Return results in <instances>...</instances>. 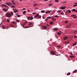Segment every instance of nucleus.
<instances>
[{"label": "nucleus", "instance_id": "obj_1", "mask_svg": "<svg viewBox=\"0 0 77 77\" xmlns=\"http://www.w3.org/2000/svg\"><path fill=\"white\" fill-rule=\"evenodd\" d=\"M5 16L6 17L8 18H9V17H11L12 15H11V14L9 12H7L5 14Z\"/></svg>", "mask_w": 77, "mask_h": 77}, {"label": "nucleus", "instance_id": "obj_2", "mask_svg": "<svg viewBox=\"0 0 77 77\" xmlns=\"http://www.w3.org/2000/svg\"><path fill=\"white\" fill-rule=\"evenodd\" d=\"M27 20H32L33 19V17H32V16H31V17H29L27 18Z\"/></svg>", "mask_w": 77, "mask_h": 77}, {"label": "nucleus", "instance_id": "obj_3", "mask_svg": "<svg viewBox=\"0 0 77 77\" xmlns=\"http://www.w3.org/2000/svg\"><path fill=\"white\" fill-rule=\"evenodd\" d=\"M51 11H52V10H50V11H47L45 12V14H48V13H51Z\"/></svg>", "mask_w": 77, "mask_h": 77}, {"label": "nucleus", "instance_id": "obj_4", "mask_svg": "<svg viewBox=\"0 0 77 77\" xmlns=\"http://www.w3.org/2000/svg\"><path fill=\"white\" fill-rule=\"evenodd\" d=\"M5 4L7 5H8V6H11V5H12V4L10 2H5Z\"/></svg>", "mask_w": 77, "mask_h": 77}, {"label": "nucleus", "instance_id": "obj_5", "mask_svg": "<svg viewBox=\"0 0 77 77\" xmlns=\"http://www.w3.org/2000/svg\"><path fill=\"white\" fill-rule=\"evenodd\" d=\"M66 7H60V9H62V10H63L66 8Z\"/></svg>", "mask_w": 77, "mask_h": 77}, {"label": "nucleus", "instance_id": "obj_6", "mask_svg": "<svg viewBox=\"0 0 77 77\" xmlns=\"http://www.w3.org/2000/svg\"><path fill=\"white\" fill-rule=\"evenodd\" d=\"M51 55H55V53L53 51H51L50 52Z\"/></svg>", "mask_w": 77, "mask_h": 77}, {"label": "nucleus", "instance_id": "obj_7", "mask_svg": "<svg viewBox=\"0 0 77 77\" xmlns=\"http://www.w3.org/2000/svg\"><path fill=\"white\" fill-rule=\"evenodd\" d=\"M53 30L54 31H57L59 30V29L57 28H56L53 29Z\"/></svg>", "mask_w": 77, "mask_h": 77}, {"label": "nucleus", "instance_id": "obj_8", "mask_svg": "<svg viewBox=\"0 0 77 77\" xmlns=\"http://www.w3.org/2000/svg\"><path fill=\"white\" fill-rule=\"evenodd\" d=\"M1 6H4L5 7H6V8H8V6H7L5 4L1 5Z\"/></svg>", "mask_w": 77, "mask_h": 77}, {"label": "nucleus", "instance_id": "obj_9", "mask_svg": "<svg viewBox=\"0 0 77 77\" xmlns=\"http://www.w3.org/2000/svg\"><path fill=\"white\" fill-rule=\"evenodd\" d=\"M72 12H76L77 13V10L75 9H73L72 10Z\"/></svg>", "mask_w": 77, "mask_h": 77}, {"label": "nucleus", "instance_id": "obj_10", "mask_svg": "<svg viewBox=\"0 0 77 77\" xmlns=\"http://www.w3.org/2000/svg\"><path fill=\"white\" fill-rule=\"evenodd\" d=\"M2 10L4 12H8V9H5V8H3L2 9Z\"/></svg>", "mask_w": 77, "mask_h": 77}, {"label": "nucleus", "instance_id": "obj_11", "mask_svg": "<svg viewBox=\"0 0 77 77\" xmlns=\"http://www.w3.org/2000/svg\"><path fill=\"white\" fill-rule=\"evenodd\" d=\"M74 4L75 5H73V7H75V6H77V2H75L74 3Z\"/></svg>", "mask_w": 77, "mask_h": 77}, {"label": "nucleus", "instance_id": "obj_12", "mask_svg": "<svg viewBox=\"0 0 77 77\" xmlns=\"http://www.w3.org/2000/svg\"><path fill=\"white\" fill-rule=\"evenodd\" d=\"M14 0H12L11 2L13 4V5H16V4L15 3V2H14Z\"/></svg>", "mask_w": 77, "mask_h": 77}, {"label": "nucleus", "instance_id": "obj_13", "mask_svg": "<svg viewBox=\"0 0 77 77\" xmlns=\"http://www.w3.org/2000/svg\"><path fill=\"white\" fill-rule=\"evenodd\" d=\"M2 27L3 29H6V26H4L3 25H2Z\"/></svg>", "mask_w": 77, "mask_h": 77}, {"label": "nucleus", "instance_id": "obj_14", "mask_svg": "<svg viewBox=\"0 0 77 77\" xmlns=\"http://www.w3.org/2000/svg\"><path fill=\"white\" fill-rule=\"evenodd\" d=\"M68 39V37L66 36H65L63 38L64 40H66V39Z\"/></svg>", "mask_w": 77, "mask_h": 77}, {"label": "nucleus", "instance_id": "obj_15", "mask_svg": "<svg viewBox=\"0 0 77 77\" xmlns=\"http://www.w3.org/2000/svg\"><path fill=\"white\" fill-rule=\"evenodd\" d=\"M47 29V26H43V29Z\"/></svg>", "mask_w": 77, "mask_h": 77}, {"label": "nucleus", "instance_id": "obj_16", "mask_svg": "<svg viewBox=\"0 0 77 77\" xmlns=\"http://www.w3.org/2000/svg\"><path fill=\"white\" fill-rule=\"evenodd\" d=\"M32 26H23V27L24 28V29H27V28H29V27H32Z\"/></svg>", "mask_w": 77, "mask_h": 77}, {"label": "nucleus", "instance_id": "obj_17", "mask_svg": "<svg viewBox=\"0 0 77 77\" xmlns=\"http://www.w3.org/2000/svg\"><path fill=\"white\" fill-rule=\"evenodd\" d=\"M38 16H39V14H37L36 15L34 16V18H35L36 17H38Z\"/></svg>", "mask_w": 77, "mask_h": 77}, {"label": "nucleus", "instance_id": "obj_18", "mask_svg": "<svg viewBox=\"0 0 77 77\" xmlns=\"http://www.w3.org/2000/svg\"><path fill=\"white\" fill-rule=\"evenodd\" d=\"M69 41L68 40L67 41H66L65 42V44H69Z\"/></svg>", "mask_w": 77, "mask_h": 77}, {"label": "nucleus", "instance_id": "obj_19", "mask_svg": "<svg viewBox=\"0 0 77 77\" xmlns=\"http://www.w3.org/2000/svg\"><path fill=\"white\" fill-rule=\"evenodd\" d=\"M54 5V4L53 3L49 4H48V5L49 6H52V5Z\"/></svg>", "mask_w": 77, "mask_h": 77}, {"label": "nucleus", "instance_id": "obj_20", "mask_svg": "<svg viewBox=\"0 0 77 77\" xmlns=\"http://www.w3.org/2000/svg\"><path fill=\"white\" fill-rule=\"evenodd\" d=\"M77 42H75L74 43L72 44V45H73L74 46L76 45H77Z\"/></svg>", "mask_w": 77, "mask_h": 77}, {"label": "nucleus", "instance_id": "obj_21", "mask_svg": "<svg viewBox=\"0 0 77 77\" xmlns=\"http://www.w3.org/2000/svg\"><path fill=\"white\" fill-rule=\"evenodd\" d=\"M69 57H71V58H74L75 56H70Z\"/></svg>", "mask_w": 77, "mask_h": 77}, {"label": "nucleus", "instance_id": "obj_22", "mask_svg": "<svg viewBox=\"0 0 77 77\" xmlns=\"http://www.w3.org/2000/svg\"><path fill=\"white\" fill-rule=\"evenodd\" d=\"M60 14L62 15H64V14H65L64 13H63V12H61L60 13Z\"/></svg>", "mask_w": 77, "mask_h": 77}, {"label": "nucleus", "instance_id": "obj_23", "mask_svg": "<svg viewBox=\"0 0 77 77\" xmlns=\"http://www.w3.org/2000/svg\"><path fill=\"white\" fill-rule=\"evenodd\" d=\"M77 72V70H74L73 72V73H75V72Z\"/></svg>", "mask_w": 77, "mask_h": 77}, {"label": "nucleus", "instance_id": "obj_24", "mask_svg": "<svg viewBox=\"0 0 77 77\" xmlns=\"http://www.w3.org/2000/svg\"><path fill=\"white\" fill-rule=\"evenodd\" d=\"M53 24V22L52 21H51V22H50V24L51 25H52Z\"/></svg>", "mask_w": 77, "mask_h": 77}, {"label": "nucleus", "instance_id": "obj_25", "mask_svg": "<svg viewBox=\"0 0 77 77\" xmlns=\"http://www.w3.org/2000/svg\"><path fill=\"white\" fill-rule=\"evenodd\" d=\"M54 2H56L57 3H58V2H59V1L58 0H55L54 1Z\"/></svg>", "mask_w": 77, "mask_h": 77}, {"label": "nucleus", "instance_id": "obj_26", "mask_svg": "<svg viewBox=\"0 0 77 77\" xmlns=\"http://www.w3.org/2000/svg\"><path fill=\"white\" fill-rule=\"evenodd\" d=\"M54 17H52V20H54V21H56V19H54Z\"/></svg>", "mask_w": 77, "mask_h": 77}, {"label": "nucleus", "instance_id": "obj_27", "mask_svg": "<svg viewBox=\"0 0 77 77\" xmlns=\"http://www.w3.org/2000/svg\"><path fill=\"white\" fill-rule=\"evenodd\" d=\"M16 21L17 22V23H19V22H20V20H19L18 19H16Z\"/></svg>", "mask_w": 77, "mask_h": 77}, {"label": "nucleus", "instance_id": "obj_28", "mask_svg": "<svg viewBox=\"0 0 77 77\" xmlns=\"http://www.w3.org/2000/svg\"><path fill=\"white\" fill-rule=\"evenodd\" d=\"M77 36H76V34L75 35H74V38H77Z\"/></svg>", "mask_w": 77, "mask_h": 77}, {"label": "nucleus", "instance_id": "obj_29", "mask_svg": "<svg viewBox=\"0 0 77 77\" xmlns=\"http://www.w3.org/2000/svg\"><path fill=\"white\" fill-rule=\"evenodd\" d=\"M18 11V10H17L16 11H14V13H17V12Z\"/></svg>", "mask_w": 77, "mask_h": 77}, {"label": "nucleus", "instance_id": "obj_30", "mask_svg": "<svg viewBox=\"0 0 77 77\" xmlns=\"http://www.w3.org/2000/svg\"><path fill=\"white\" fill-rule=\"evenodd\" d=\"M25 25H26V23H24L23 25H21V26H22V27H23L24 26H25Z\"/></svg>", "mask_w": 77, "mask_h": 77}, {"label": "nucleus", "instance_id": "obj_31", "mask_svg": "<svg viewBox=\"0 0 77 77\" xmlns=\"http://www.w3.org/2000/svg\"><path fill=\"white\" fill-rule=\"evenodd\" d=\"M71 74V72H69V73H68L67 74V75H69Z\"/></svg>", "mask_w": 77, "mask_h": 77}, {"label": "nucleus", "instance_id": "obj_32", "mask_svg": "<svg viewBox=\"0 0 77 77\" xmlns=\"http://www.w3.org/2000/svg\"><path fill=\"white\" fill-rule=\"evenodd\" d=\"M26 11H24L23 12V15H24V14H26Z\"/></svg>", "mask_w": 77, "mask_h": 77}, {"label": "nucleus", "instance_id": "obj_33", "mask_svg": "<svg viewBox=\"0 0 77 77\" xmlns=\"http://www.w3.org/2000/svg\"><path fill=\"white\" fill-rule=\"evenodd\" d=\"M32 24H33V23H29V26H30L31 25H32Z\"/></svg>", "mask_w": 77, "mask_h": 77}, {"label": "nucleus", "instance_id": "obj_34", "mask_svg": "<svg viewBox=\"0 0 77 77\" xmlns=\"http://www.w3.org/2000/svg\"><path fill=\"white\" fill-rule=\"evenodd\" d=\"M45 10H42L41 11V13H44V12H45Z\"/></svg>", "mask_w": 77, "mask_h": 77}, {"label": "nucleus", "instance_id": "obj_35", "mask_svg": "<svg viewBox=\"0 0 77 77\" xmlns=\"http://www.w3.org/2000/svg\"><path fill=\"white\" fill-rule=\"evenodd\" d=\"M11 15H12V16L14 15V13L12 12V11H11Z\"/></svg>", "mask_w": 77, "mask_h": 77}, {"label": "nucleus", "instance_id": "obj_36", "mask_svg": "<svg viewBox=\"0 0 77 77\" xmlns=\"http://www.w3.org/2000/svg\"><path fill=\"white\" fill-rule=\"evenodd\" d=\"M51 17H52V16L48 17H47V18H50V19H51Z\"/></svg>", "mask_w": 77, "mask_h": 77}, {"label": "nucleus", "instance_id": "obj_37", "mask_svg": "<svg viewBox=\"0 0 77 77\" xmlns=\"http://www.w3.org/2000/svg\"><path fill=\"white\" fill-rule=\"evenodd\" d=\"M11 8H15V7L14 6V5H12V6H11Z\"/></svg>", "mask_w": 77, "mask_h": 77}, {"label": "nucleus", "instance_id": "obj_38", "mask_svg": "<svg viewBox=\"0 0 77 77\" xmlns=\"http://www.w3.org/2000/svg\"><path fill=\"white\" fill-rule=\"evenodd\" d=\"M54 17L55 18H56V17L57 18H58V17H59V16L55 15L54 16Z\"/></svg>", "mask_w": 77, "mask_h": 77}, {"label": "nucleus", "instance_id": "obj_39", "mask_svg": "<svg viewBox=\"0 0 77 77\" xmlns=\"http://www.w3.org/2000/svg\"><path fill=\"white\" fill-rule=\"evenodd\" d=\"M57 34L58 35H60L62 34L61 33H60V32H57Z\"/></svg>", "mask_w": 77, "mask_h": 77}, {"label": "nucleus", "instance_id": "obj_40", "mask_svg": "<svg viewBox=\"0 0 77 77\" xmlns=\"http://www.w3.org/2000/svg\"><path fill=\"white\" fill-rule=\"evenodd\" d=\"M68 13H71V10H68Z\"/></svg>", "mask_w": 77, "mask_h": 77}, {"label": "nucleus", "instance_id": "obj_41", "mask_svg": "<svg viewBox=\"0 0 77 77\" xmlns=\"http://www.w3.org/2000/svg\"><path fill=\"white\" fill-rule=\"evenodd\" d=\"M77 16H76L73 17V18L74 19H75V18H77Z\"/></svg>", "mask_w": 77, "mask_h": 77}, {"label": "nucleus", "instance_id": "obj_42", "mask_svg": "<svg viewBox=\"0 0 77 77\" xmlns=\"http://www.w3.org/2000/svg\"><path fill=\"white\" fill-rule=\"evenodd\" d=\"M71 27V26H66V28H70Z\"/></svg>", "mask_w": 77, "mask_h": 77}, {"label": "nucleus", "instance_id": "obj_43", "mask_svg": "<svg viewBox=\"0 0 77 77\" xmlns=\"http://www.w3.org/2000/svg\"><path fill=\"white\" fill-rule=\"evenodd\" d=\"M7 21L8 22V23L10 22V20H9L8 19H7Z\"/></svg>", "mask_w": 77, "mask_h": 77}, {"label": "nucleus", "instance_id": "obj_44", "mask_svg": "<svg viewBox=\"0 0 77 77\" xmlns=\"http://www.w3.org/2000/svg\"><path fill=\"white\" fill-rule=\"evenodd\" d=\"M74 32L75 33H76L77 32V30H75L74 31Z\"/></svg>", "mask_w": 77, "mask_h": 77}, {"label": "nucleus", "instance_id": "obj_45", "mask_svg": "<svg viewBox=\"0 0 77 77\" xmlns=\"http://www.w3.org/2000/svg\"><path fill=\"white\" fill-rule=\"evenodd\" d=\"M75 16H76L75 15H71V17H75Z\"/></svg>", "mask_w": 77, "mask_h": 77}, {"label": "nucleus", "instance_id": "obj_46", "mask_svg": "<svg viewBox=\"0 0 77 77\" xmlns=\"http://www.w3.org/2000/svg\"><path fill=\"white\" fill-rule=\"evenodd\" d=\"M17 17H20V15H17Z\"/></svg>", "mask_w": 77, "mask_h": 77}, {"label": "nucleus", "instance_id": "obj_47", "mask_svg": "<svg viewBox=\"0 0 77 77\" xmlns=\"http://www.w3.org/2000/svg\"><path fill=\"white\" fill-rule=\"evenodd\" d=\"M57 12H60H60H61V11L59 10Z\"/></svg>", "mask_w": 77, "mask_h": 77}, {"label": "nucleus", "instance_id": "obj_48", "mask_svg": "<svg viewBox=\"0 0 77 77\" xmlns=\"http://www.w3.org/2000/svg\"><path fill=\"white\" fill-rule=\"evenodd\" d=\"M38 5L36 4H34L33 5V6H37Z\"/></svg>", "mask_w": 77, "mask_h": 77}, {"label": "nucleus", "instance_id": "obj_49", "mask_svg": "<svg viewBox=\"0 0 77 77\" xmlns=\"http://www.w3.org/2000/svg\"><path fill=\"white\" fill-rule=\"evenodd\" d=\"M10 26L11 27H14V26H13V25L12 24L10 25Z\"/></svg>", "mask_w": 77, "mask_h": 77}, {"label": "nucleus", "instance_id": "obj_50", "mask_svg": "<svg viewBox=\"0 0 77 77\" xmlns=\"http://www.w3.org/2000/svg\"><path fill=\"white\" fill-rule=\"evenodd\" d=\"M38 17L39 18H41V16H39Z\"/></svg>", "mask_w": 77, "mask_h": 77}, {"label": "nucleus", "instance_id": "obj_51", "mask_svg": "<svg viewBox=\"0 0 77 77\" xmlns=\"http://www.w3.org/2000/svg\"><path fill=\"white\" fill-rule=\"evenodd\" d=\"M70 54H71V55H73V54H72V52H70Z\"/></svg>", "mask_w": 77, "mask_h": 77}, {"label": "nucleus", "instance_id": "obj_52", "mask_svg": "<svg viewBox=\"0 0 77 77\" xmlns=\"http://www.w3.org/2000/svg\"><path fill=\"white\" fill-rule=\"evenodd\" d=\"M48 18H46L45 19V21H47V20H48Z\"/></svg>", "mask_w": 77, "mask_h": 77}, {"label": "nucleus", "instance_id": "obj_53", "mask_svg": "<svg viewBox=\"0 0 77 77\" xmlns=\"http://www.w3.org/2000/svg\"><path fill=\"white\" fill-rule=\"evenodd\" d=\"M35 14H36V13H34V12H33V13H32V15H35Z\"/></svg>", "mask_w": 77, "mask_h": 77}, {"label": "nucleus", "instance_id": "obj_54", "mask_svg": "<svg viewBox=\"0 0 77 77\" xmlns=\"http://www.w3.org/2000/svg\"><path fill=\"white\" fill-rule=\"evenodd\" d=\"M46 26H50V25H49V24H46Z\"/></svg>", "mask_w": 77, "mask_h": 77}, {"label": "nucleus", "instance_id": "obj_55", "mask_svg": "<svg viewBox=\"0 0 77 77\" xmlns=\"http://www.w3.org/2000/svg\"><path fill=\"white\" fill-rule=\"evenodd\" d=\"M57 47H58V48H60V46H59V45H58L57 46Z\"/></svg>", "mask_w": 77, "mask_h": 77}, {"label": "nucleus", "instance_id": "obj_56", "mask_svg": "<svg viewBox=\"0 0 77 77\" xmlns=\"http://www.w3.org/2000/svg\"><path fill=\"white\" fill-rule=\"evenodd\" d=\"M66 23H68V21L66 20V21L65 22Z\"/></svg>", "mask_w": 77, "mask_h": 77}, {"label": "nucleus", "instance_id": "obj_57", "mask_svg": "<svg viewBox=\"0 0 77 77\" xmlns=\"http://www.w3.org/2000/svg\"><path fill=\"white\" fill-rule=\"evenodd\" d=\"M66 3V2H64L62 3Z\"/></svg>", "mask_w": 77, "mask_h": 77}, {"label": "nucleus", "instance_id": "obj_58", "mask_svg": "<svg viewBox=\"0 0 77 77\" xmlns=\"http://www.w3.org/2000/svg\"><path fill=\"white\" fill-rule=\"evenodd\" d=\"M42 18L43 19H45V17H44V16H42Z\"/></svg>", "mask_w": 77, "mask_h": 77}, {"label": "nucleus", "instance_id": "obj_59", "mask_svg": "<svg viewBox=\"0 0 77 77\" xmlns=\"http://www.w3.org/2000/svg\"><path fill=\"white\" fill-rule=\"evenodd\" d=\"M12 23H13V24H15V22H14V21H13L12 22Z\"/></svg>", "mask_w": 77, "mask_h": 77}, {"label": "nucleus", "instance_id": "obj_60", "mask_svg": "<svg viewBox=\"0 0 77 77\" xmlns=\"http://www.w3.org/2000/svg\"><path fill=\"white\" fill-rule=\"evenodd\" d=\"M28 12H30V10H28Z\"/></svg>", "mask_w": 77, "mask_h": 77}, {"label": "nucleus", "instance_id": "obj_61", "mask_svg": "<svg viewBox=\"0 0 77 77\" xmlns=\"http://www.w3.org/2000/svg\"><path fill=\"white\" fill-rule=\"evenodd\" d=\"M9 29V27H7L6 29Z\"/></svg>", "mask_w": 77, "mask_h": 77}, {"label": "nucleus", "instance_id": "obj_62", "mask_svg": "<svg viewBox=\"0 0 77 77\" xmlns=\"http://www.w3.org/2000/svg\"><path fill=\"white\" fill-rule=\"evenodd\" d=\"M19 1H20L21 2H22V0H19Z\"/></svg>", "mask_w": 77, "mask_h": 77}, {"label": "nucleus", "instance_id": "obj_63", "mask_svg": "<svg viewBox=\"0 0 77 77\" xmlns=\"http://www.w3.org/2000/svg\"><path fill=\"white\" fill-rule=\"evenodd\" d=\"M23 10H25V8H23Z\"/></svg>", "mask_w": 77, "mask_h": 77}, {"label": "nucleus", "instance_id": "obj_64", "mask_svg": "<svg viewBox=\"0 0 77 77\" xmlns=\"http://www.w3.org/2000/svg\"><path fill=\"white\" fill-rule=\"evenodd\" d=\"M59 55H58V54H57V55L55 54V56H59Z\"/></svg>", "mask_w": 77, "mask_h": 77}]
</instances>
